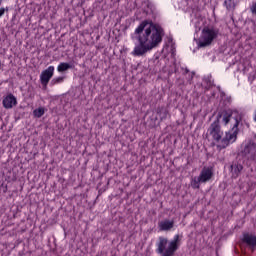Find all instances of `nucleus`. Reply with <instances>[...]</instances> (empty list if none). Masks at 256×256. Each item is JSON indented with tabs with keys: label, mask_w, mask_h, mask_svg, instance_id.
Wrapping results in <instances>:
<instances>
[{
	"label": "nucleus",
	"mask_w": 256,
	"mask_h": 256,
	"mask_svg": "<svg viewBox=\"0 0 256 256\" xmlns=\"http://www.w3.org/2000/svg\"><path fill=\"white\" fill-rule=\"evenodd\" d=\"M213 179V167L204 166L197 178L192 180L193 189H199L201 187L200 183H207Z\"/></svg>",
	"instance_id": "nucleus-5"
},
{
	"label": "nucleus",
	"mask_w": 256,
	"mask_h": 256,
	"mask_svg": "<svg viewBox=\"0 0 256 256\" xmlns=\"http://www.w3.org/2000/svg\"><path fill=\"white\" fill-rule=\"evenodd\" d=\"M2 103L5 109H13L17 105V98L13 94H9L3 99Z\"/></svg>",
	"instance_id": "nucleus-9"
},
{
	"label": "nucleus",
	"mask_w": 256,
	"mask_h": 256,
	"mask_svg": "<svg viewBox=\"0 0 256 256\" xmlns=\"http://www.w3.org/2000/svg\"><path fill=\"white\" fill-rule=\"evenodd\" d=\"M241 154L245 159H247V161L256 163V136H254L245 144Z\"/></svg>",
	"instance_id": "nucleus-6"
},
{
	"label": "nucleus",
	"mask_w": 256,
	"mask_h": 256,
	"mask_svg": "<svg viewBox=\"0 0 256 256\" xmlns=\"http://www.w3.org/2000/svg\"><path fill=\"white\" fill-rule=\"evenodd\" d=\"M243 171V164H241V162H232V164L230 165V173H231V177L232 179H237V177H239V175H241V172Z\"/></svg>",
	"instance_id": "nucleus-8"
},
{
	"label": "nucleus",
	"mask_w": 256,
	"mask_h": 256,
	"mask_svg": "<svg viewBox=\"0 0 256 256\" xmlns=\"http://www.w3.org/2000/svg\"><path fill=\"white\" fill-rule=\"evenodd\" d=\"M34 117H37L38 119L43 117L45 115V108L40 107L33 111Z\"/></svg>",
	"instance_id": "nucleus-13"
},
{
	"label": "nucleus",
	"mask_w": 256,
	"mask_h": 256,
	"mask_svg": "<svg viewBox=\"0 0 256 256\" xmlns=\"http://www.w3.org/2000/svg\"><path fill=\"white\" fill-rule=\"evenodd\" d=\"M175 227V221L173 220H164L158 223L159 231H171Z\"/></svg>",
	"instance_id": "nucleus-10"
},
{
	"label": "nucleus",
	"mask_w": 256,
	"mask_h": 256,
	"mask_svg": "<svg viewBox=\"0 0 256 256\" xmlns=\"http://www.w3.org/2000/svg\"><path fill=\"white\" fill-rule=\"evenodd\" d=\"M251 12L256 13V3H253L251 6Z\"/></svg>",
	"instance_id": "nucleus-19"
},
{
	"label": "nucleus",
	"mask_w": 256,
	"mask_h": 256,
	"mask_svg": "<svg viewBox=\"0 0 256 256\" xmlns=\"http://www.w3.org/2000/svg\"><path fill=\"white\" fill-rule=\"evenodd\" d=\"M223 117V114L219 113L216 117V120L208 128V133L212 136L213 141H215L218 151H223L227 149L231 143L237 141V135L239 133V120H236L231 131L226 132L223 137V131L221 130L220 119Z\"/></svg>",
	"instance_id": "nucleus-2"
},
{
	"label": "nucleus",
	"mask_w": 256,
	"mask_h": 256,
	"mask_svg": "<svg viewBox=\"0 0 256 256\" xmlns=\"http://www.w3.org/2000/svg\"><path fill=\"white\" fill-rule=\"evenodd\" d=\"M63 81H65V77L64 76L53 78L51 80V82H50V85H59V83H63Z\"/></svg>",
	"instance_id": "nucleus-16"
},
{
	"label": "nucleus",
	"mask_w": 256,
	"mask_h": 256,
	"mask_svg": "<svg viewBox=\"0 0 256 256\" xmlns=\"http://www.w3.org/2000/svg\"><path fill=\"white\" fill-rule=\"evenodd\" d=\"M224 5L226 6V9L228 11L235 9V1H233V0H225Z\"/></svg>",
	"instance_id": "nucleus-15"
},
{
	"label": "nucleus",
	"mask_w": 256,
	"mask_h": 256,
	"mask_svg": "<svg viewBox=\"0 0 256 256\" xmlns=\"http://www.w3.org/2000/svg\"><path fill=\"white\" fill-rule=\"evenodd\" d=\"M254 121H255V123H256V110H255V112H254Z\"/></svg>",
	"instance_id": "nucleus-20"
},
{
	"label": "nucleus",
	"mask_w": 256,
	"mask_h": 256,
	"mask_svg": "<svg viewBox=\"0 0 256 256\" xmlns=\"http://www.w3.org/2000/svg\"><path fill=\"white\" fill-rule=\"evenodd\" d=\"M243 242L247 243L249 247H256V236L251 234H244Z\"/></svg>",
	"instance_id": "nucleus-12"
},
{
	"label": "nucleus",
	"mask_w": 256,
	"mask_h": 256,
	"mask_svg": "<svg viewBox=\"0 0 256 256\" xmlns=\"http://www.w3.org/2000/svg\"><path fill=\"white\" fill-rule=\"evenodd\" d=\"M69 69H75V64L61 62L57 67L58 73H64V71H69Z\"/></svg>",
	"instance_id": "nucleus-11"
},
{
	"label": "nucleus",
	"mask_w": 256,
	"mask_h": 256,
	"mask_svg": "<svg viewBox=\"0 0 256 256\" xmlns=\"http://www.w3.org/2000/svg\"><path fill=\"white\" fill-rule=\"evenodd\" d=\"M231 117H232L231 113L225 112V114L223 116V122L225 123V125H227L229 123V121H231Z\"/></svg>",
	"instance_id": "nucleus-18"
},
{
	"label": "nucleus",
	"mask_w": 256,
	"mask_h": 256,
	"mask_svg": "<svg viewBox=\"0 0 256 256\" xmlns=\"http://www.w3.org/2000/svg\"><path fill=\"white\" fill-rule=\"evenodd\" d=\"M179 234L174 236L173 241L169 243V240L165 237H159V242L157 244V253L162 256H174L175 251L179 249Z\"/></svg>",
	"instance_id": "nucleus-3"
},
{
	"label": "nucleus",
	"mask_w": 256,
	"mask_h": 256,
	"mask_svg": "<svg viewBox=\"0 0 256 256\" xmlns=\"http://www.w3.org/2000/svg\"><path fill=\"white\" fill-rule=\"evenodd\" d=\"M218 35H219L218 29L209 28V27L203 28L202 34L197 41L198 47L199 48L209 47V45H211V43H213V41L217 39Z\"/></svg>",
	"instance_id": "nucleus-4"
},
{
	"label": "nucleus",
	"mask_w": 256,
	"mask_h": 256,
	"mask_svg": "<svg viewBox=\"0 0 256 256\" xmlns=\"http://www.w3.org/2000/svg\"><path fill=\"white\" fill-rule=\"evenodd\" d=\"M167 109L164 107L157 108V115H159L160 119H167Z\"/></svg>",
	"instance_id": "nucleus-14"
},
{
	"label": "nucleus",
	"mask_w": 256,
	"mask_h": 256,
	"mask_svg": "<svg viewBox=\"0 0 256 256\" xmlns=\"http://www.w3.org/2000/svg\"><path fill=\"white\" fill-rule=\"evenodd\" d=\"M185 73H189V69L186 68V69H185Z\"/></svg>",
	"instance_id": "nucleus-21"
},
{
	"label": "nucleus",
	"mask_w": 256,
	"mask_h": 256,
	"mask_svg": "<svg viewBox=\"0 0 256 256\" xmlns=\"http://www.w3.org/2000/svg\"><path fill=\"white\" fill-rule=\"evenodd\" d=\"M138 44L134 47L132 54L135 57H142L148 51L155 49L163 41L165 31L161 26L149 20H144L135 30Z\"/></svg>",
	"instance_id": "nucleus-1"
},
{
	"label": "nucleus",
	"mask_w": 256,
	"mask_h": 256,
	"mask_svg": "<svg viewBox=\"0 0 256 256\" xmlns=\"http://www.w3.org/2000/svg\"><path fill=\"white\" fill-rule=\"evenodd\" d=\"M54 73V66H49L46 70L42 71V73L40 74V83L41 85H43V87L47 88V85H49V81H51Z\"/></svg>",
	"instance_id": "nucleus-7"
},
{
	"label": "nucleus",
	"mask_w": 256,
	"mask_h": 256,
	"mask_svg": "<svg viewBox=\"0 0 256 256\" xmlns=\"http://www.w3.org/2000/svg\"><path fill=\"white\" fill-rule=\"evenodd\" d=\"M2 4H3V0H0V6ZM8 12H9V7H6V8L1 7L0 8V18H2L5 15V13H8Z\"/></svg>",
	"instance_id": "nucleus-17"
}]
</instances>
